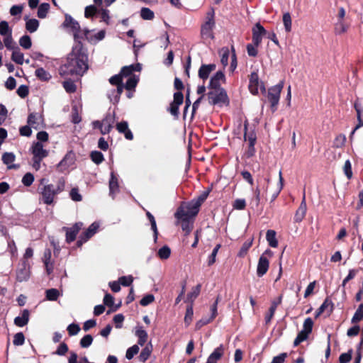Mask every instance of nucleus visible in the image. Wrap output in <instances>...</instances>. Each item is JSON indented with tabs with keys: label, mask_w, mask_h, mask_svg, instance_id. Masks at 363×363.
<instances>
[{
	"label": "nucleus",
	"mask_w": 363,
	"mask_h": 363,
	"mask_svg": "<svg viewBox=\"0 0 363 363\" xmlns=\"http://www.w3.org/2000/svg\"><path fill=\"white\" fill-rule=\"evenodd\" d=\"M284 87V83L281 82L278 84L271 87L268 91V100L271 103L272 111L276 110V107L279 103L280 94Z\"/></svg>",
	"instance_id": "obj_7"
},
{
	"label": "nucleus",
	"mask_w": 363,
	"mask_h": 363,
	"mask_svg": "<svg viewBox=\"0 0 363 363\" xmlns=\"http://www.w3.org/2000/svg\"><path fill=\"white\" fill-rule=\"evenodd\" d=\"M16 160V156L12 152H5L2 155V160L4 163L7 165L9 169H18L19 165L14 164V161Z\"/></svg>",
	"instance_id": "obj_18"
},
{
	"label": "nucleus",
	"mask_w": 363,
	"mask_h": 363,
	"mask_svg": "<svg viewBox=\"0 0 363 363\" xmlns=\"http://www.w3.org/2000/svg\"><path fill=\"white\" fill-rule=\"evenodd\" d=\"M140 16L144 20H152L154 18V12L148 8H143L140 11Z\"/></svg>",
	"instance_id": "obj_42"
},
{
	"label": "nucleus",
	"mask_w": 363,
	"mask_h": 363,
	"mask_svg": "<svg viewBox=\"0 0 363 363\" xmlns=\"http://www.w3.org/2000/svg\"><path fill=\"white\" fill-rule=\"evenodd\" d=\"M28 124L33 128L37 130L43 127L42 116L38 113H30L28 118Z\"/></svg>",
	"instance_id": "obj_16"
},
{
	"label": "nucleus",
	"mask_w": 363,
	"mask_h": 363,
	"mask_svg": "<svg viewBox=\"0 0 363 363\" xmlns=\"http://www.w3.org/2000/svg\"><path fill=\"white\" fill-rule=\"evenodd\" d=\"M91 158L96 164H100L104 160V156L101 152L99 151H94L91 153Z\"/></svg>",
	"instance_id": "obj_50"
},
{
	"label": "nucleus",
	"mask_w": 363,
	"mask_h": 363,
	"mask_svg": "<svg viewBox=\"0 0 363 363\" xmlns=\"http://www.w3.org/2000/svg\"><path fill=\"white\" fill-rule=\"evenodd\" d=\"M117 130L120 133H123L125 135V137L128 140L133 139V134L130 130L128 129V126L126 122H121L117 124Z\"/></svg>",
	"instance_id": "obj_28"
},
{
	"label": "nucleus",
	"mask_w": 363,
	"mask_h": 363,
	"mask_svg": "<svg viewBox=\"0 0 363 363\" xmlns=\"http://www.w3.org/2000/svg\"><path fill=\"white\" fill-rule=\"evenodd\" d=\"M86 53L80 43H77L69 54L67 62L61 68V74H83L88 69Z\"/></svg>",
	"instance_id": "obj_1"
},
{
	"label": "nucleus",
	"mask_w": 363,
	"mask_h": 363,
	"mask_svg": "<svg viewBox=\"0 0 363 363\" xmlns=\"http://www.w3.org/2000/svg\"><path fill=\"white\" fill-rule=\"evenodd\" d=\"M19 44L22 48L29 49L32 45L31 39L28 35H23L20 38Z\"/></svg>",
	"instance_id": "obj_46"
},
{
	"label": "nucleus",
	"mask_w": 363,
	"mask_h": 363,
	"mask_svg": "<svg viewBox=\"0 0 363 363\" xmlns=\"http://www.w3.org/2000/svg\"><path fill=\"white\" fill-rule=\"evenodd\" d=\"M346 142V137L345 135H337L334 140V146L335 147L340 148L345 145Z\"/></svg>",
	"instance_id": "obj_49"
},
{
	"label": "nucleus",
	"mask_w": 363,
	"mask_h": 363,
	"mask_svg": "<svg viewBox=\"0 0 363 363\" xmlns=\"http://www.w3.org/2000/svg\"><path fill=\"white\" fill-rule=\"evenodd\" d=\"M154 300H155L154 296L152 294H148V295H146L145 296H144L140 300V304L143 306H147L148 304L151 303L152 302H153Z\"/></svg>",
	"instance_id": "obj_64"
},
{
	"label": "nucleus",
	"mask_w": 363,
	"mask_h": 363,
	"mask_svg": "<svg viewBox=\"0 0 363 363\" xmlns=\"http://www.w3.org/2000/svg\"><path fill=\"white\" fill-rule=\"evenodd\" d=\"M214 26V13L213 12H209L207 14L206 21L201 27V36L204 40H208L213 39V30Z\"/></svg>",
	"instance_id": "obj_5"
},
{
	"label": "nucleus",
	"mask_w": 363,
	"mask_h": 363,
	"mask_svg": "<svg viewBox=\"0 0 363 363\" xmlns=\"http://www.w3.org/2000/svg\"><path fill=\"white\" fill-rule=\"evenodd\" d=\"M138 352H139V347L138 345H135L128 349L126 354H125V357L128 359H131L134 357V355H135Z\"/></svg>",
	"instance_id": "obj_51"
},
{
	"label": "nucleus",
	"mask_w": 363,
	"mask_h": 363,
	"mask_svg": "<svg viewBox=\"0 0 363 363\" xmlns=\"http://www.w3.org/2000/svg\"><path fill=\"white\" fill-rule=\"evenodd\" d=\"M99 14L102 21H104L106 23H108L110 19L108 10L101 9L99 11Z\"/></svg>",
	"instance_id": "obj_61"
},
{
	"label": "nucleus",
	"mask_w": 363,
	"mask_h": 363,
	"mask_svg": "<svg viewBox=\"0 0 363 363\" xmlns=\"http://www.w3.org/2000/svg\"><path fill=\"white\" fill-rule=\"evenodd\" d=\"M67 330L70 335H75L79 332L80 328L78 325L72 323L67 327Z\"/></svg>",
	"instance_id": "obj_63"
},
{
	"label": "nucleus",
	"mask_w": 363,
	"mask_h": 363,
	"mask_svg": "<svg viewBox=\"0 0 363 363\" xmlns=\"http://www.w3.org/2000/svg\"><path fill=\"white\" fill-rule=\"evenodd\" d=\"M220 62L223 67H226L228 64V58L230 57V51L228 48H223L220 51Z\"/></svg>",
	"instance_id": "obj_39"
},
{
	"label": "nucleus",
	"mask_w": 363,
	"mask_h": 363,
	"mask_svg": "<svg viewBox=\"0 0 363 363\" xmlns=\"http://www.w3.org/2000/svg\"><path fill=\"white\" fill-rule=\"evenodd\" d=\"M152 345L147 344L142 350V352L140 354V359L143 362L146 361L149 358V357L152 352Z\"/></svg>",
	"instance_id": "obj_38"
},
{
	"label": "nucleus",
	"mask_w": 363,
	"mask_h": 363,
	"mask_svg": "<svg viewBox=\"0 0 363 363\" xmlns=\"http://www.w3.org/2000/svg\"><path fill=\"white\" fill-rule=\"evenodd\" d=\"M97 12V9L94 6L90 5L85 8L84 16L86 18H90L94 16Z\"/></svg>",
	"instance_id": "obj_54"
},
{
	"label": "nucleus",
	"mask_w": 363,
	"mask_h": 363,
	"mask_svg": "<svg viewBox=\"0 0 363 363\" xmlns=\"http://www.w3.org/2000/svg\"><path fill=\"white\" fill-rule=\"evenodd\" d=\"M92 341H93V338H92L91 335H86L84 337H82V339L81 340L80 345L82 347H88L89 346H90L91 345Z\"/></svg>",
	"instance_id": "obj_60"
},
{
	"label": "nucleus",
	"mask_w": 363,
	"mask_h": 363,
	"mask_svg": "<svg viewBox=\"0 0 363 363\" xmlns=\"http://www.w3.org/2000/svg\"><path fill=\"white\" fill-rule=\"evenodd\" d=\"M349 25L344 22V21H337L335 26V33L337 35H343L347 32Z\"/></svg>",
	"instance_id": "obj_27"
},
{
	"label": "nucleus",
	"mask_w": 363,
	"mask_h": 363,
	"mask_svg": "<svg viewBox=\"0 0 363 363\" xmlns=\"http://www.w3.org/2000/svg\"><path fill=\"white\" fill-rule=\"evenodd\" d=\"M196 91H197L198 94L201 95V96L193 104V111H195L196 109L198 108L202 99L204 96V93L206 91V86L203 85L198 86Z\"/></svg>",
	"instance_id": "obj_37"
},
{
	"label": "nucleus",
	"mask_w": 363,
	"mask_h": 363,
	"mask_svg": "<svg viewBox=\"0 0 363 363\" xmlns=\"http://www.w3.org/2000/svg\"><path fill=\"white\" fill-rule=\"evenodd\" d=\"M83 224L82 223H77L72 228H65L66 230V239L67 241L70 242L73 241L79 230L82 228Z\"/></svg>",
	"instance_id": "obj_17"
},
{
	"label": "nucleus",
	"mask_w": 363,
	"mask_h": 363,
	"mask_svg": "<svg viewBox=\"0 0 363 363\" xmlns=\"http://www.w3.org/2000/svg\"><path fill=\"white\" fill-rule=\"evenodd\" d=\"M259 89L264 90V85L259 82L257 73L252 72L250 77L249 90L252 94L256 95L259 93Z\"/></svg>",
	"instance_id": "obj_10"
},
{
	"label": "nucleus",
	"mask_w": 363,
	"mask_h": 363,
	"mask_svg": "<svg viewBox=\"0 0 363 363\" xmlns=\"http://www.w3.org/2000/svg\"><path fill=\"white\" fill-rule=\"evenodd\" d=\"M225 80V77L223 72L219 71L217 72L211 78L209 82L208 88L210 90L221 89L220 84L222 82H224Z\"/></svg>",
	"instance_id": "obj_14"
},
{
	"label": "nucleus",
	"mask_w": 363,
	"mask_h": 363,
	"mask_svg": "<svg viewBox=\"0 0 363 363\" xmlns=\"http://www.w3.org/2000/svg\"><path fill=\"white\" fill-rule=\"evenodd\" d=\"M216 69V65H202L199 70V76L201 79L205 80L208 77L209 74Z\"/></svg>",
	"instance_id": "obj_21"
},
{
	"label": "nucleus",
	"mask_w": 363,
	"mask_h": 363,
	"mask_svg": "<svg viewBox=\"0 0 363 363\" xmlns=\"http://www.w3.org/2000/svg\"><path fill=\"white\" fill-rule=\"evenodd\" d=\"M84 35L86 37V39L91 42H97L99 40H101L105 37V31L104 30H100L95 35L94 38H92L89 35L90 31L88 30H84Z\"/></svg>",
	"instance_id": "obj_30"
},
{
	"label": "nucleus",
	"mask_w": 363,
	"mask_h": 363,
	"mask_svg": "<svg viewBox=\"0 0 363 363\" xmlns=\"http://www.w3.org/2000/svg\"><path fill=\"white\" fill-rule=\"evenodd\" d=\"M343 171L348 179H351L352 177V166L350 160L345 161L343 166Z\"/></svg>",
	"instance_id": "obj_55"
},
{
	"label": "nucleus",
	"mask_w": 363,
	"mask_h": 363,
	"mask_svg": "<svg viewBox=\"0 0 363 363\" xmlns=\"http://www.w3.org/2000/svg\"><path fill=\"white\" fill-rule=\"evenodd\" d=\"M184 101L183 94L178 91L174 94V100L170 104L169 111L172 115L177 116L179 113V106L182 104Z\"/></svg>",
	"instance_id": "obj_13"
},
{
	"label": "nucleus",
	"mask_w": 363,
	"mask_h": 363,
	"mask_svg": "<svg viewBox=\"0 0 363 363\" xmlns=\"http://www.w3.org/2000/svg\"><path fill=\"white\" fill-rule=\"evenodd\" d=\"M220 245L218 244L216 246V247L213 249L211 256L209 257L208 259V264L209 266L212 265L213 264L215 263L216 262V255H217V253H218V250L220 249Z\"/></svg>",
	"instance_id": "obj_59"
},
{
	"label": "nucleus",
	"mask_w": 363,
	"mask_h": 363,
	"mask_svg": "<svg viewBox=\"0 0 363 363\" xmlns=\"http://www.w3.org/2000/svg\"><path fill=\"white\" fill-rule=\"evenodd\" d=\"M354 108L357 111V118L358 123L356 125L354 130L352 132L350 137H352L353 135V134L357 129H359V128L363 126V113L361 110L360 106L356 103V104H354Z\"/></svg>",
	"instance_id": "obj_26"
},
{
	"label": "nucleus",
	"mask_w": 363,
	"mask_h": 363,
	"mask_svg": "<svg viewBox=\"0 0 363 363\" xmlns=\"http://www.w3.org/2000/svg\"><path fill=\"white\" fill-rule=\"evenodd\" d=\"M272 255L273 252L270 250H266L259 257L257 266V274L259 277H262L267 272L269 266L268 258Z\"/></svg>",
	"instance_id": "obj_6"
},
{
	"label": "nucleus",
	"mask_w": 363,
	"mask_h": 363,
	"mask_svg": "<svg viewBox=\"0 0 363 363\" xmlns=\"http://www.w3.org/2000/svg\"><path fill=\"white\" fill-rule=\"evenodd\" d=\"M113 123V118L111 116H108L101 122L99 121L93 122V126L95 128H99L102 134H106L110 132Z\"/></svg>",
	"instance_id": "obj_9"
},
{
	"label": "nucleus",
	"mask_w": 363,
	"mask_h": 363,
	"mask_svg": "<svg viewBox=\"0 0 363 363\" xmlns=\"http://www.w3.org/2000/svg\"><path fill=\"white\" fill-rule=\"evenodd\" d=\"M135 335L138 337V344L143 346L147 341V333L142 328L138 327L136 329Z\"/></svg>",
	"instance_id": "obj_32"
},
{
	"label": "nucleus",
	"mask_w": 363,
	"mask_h": 363,
	"mask_svg": "<svg viewBox=\"0 0 363 363\" xmlns=\"http://www.w3.org/2000/svg\"><path fill=\"white\" fill-rule=\"evenodd\" d=\"M199 211V203L194 201L188 204L182 205L175 213L177 219H191L196 216Z\"/></svg>",
	"instance_id": "obj_3"
},
{
	"label": "nucleus",
	"mask_w": 363,
	"mask_h": 363,
	"mask_svg": "<svg viewBox=\"0 0 363 363\" xmlns=\"http://www.w3.org/2000/svg\"><path fill=\"white\" fill-rule=\"evenodd\" d=\"M60 296V292L56 289H50L46 291V298L49 301H56Z\"/></svg>",
	"instance_id": "obj_43"
},
{
	"label": "nucleus",
	"mask_w": 363,
	"mask_h": 363,
	"mask_svg": "<svg viewBox=\"0 0 363 363\" xmlns=\"http://www.w3.org/2000/svg\"><path fill=\"white\" fill-rule=\"evenodd\" d=\"M56 194L57 192L52 185H45L41 191L44 203L46 204L52 203Z\"/></svg>",
	"instance_id": "obj_12"
},
{
	"label": "nucleus",
	"mask_w": 363,
	"mask_h": 363,
	"mask_svg": "<svg viewBox=\"0 0 363 363\" xmlns=\"http://www.w3.org/2000/svg\"><path fill=\"white\" fill-rule=\"evenodd\" d=\"M65 27L69 28L74 33L75 38L80 36V26L77 21H76L71 16L66 15L65 21L64 22Z\"/></svg>",
	"instance_id": "obj_15"
},
{
	"label": "nucleus",
	"mask_w": 363,
	"mask_h": 363,
	"mask_svg": "<svg viewBox=\"0 0 363 363\" xmlns=\"http://www.w3.org/2000/svg\"><path fill=\"white\" fill-rule=\"evenodd\" d=\"M276 232L274 230H268L266 233V240L269 245L276 248L278 247V240L276 237Z\"/></svg>",
	"instance_id": "obj_24"
},
{
	"label": "nucleus",
	"mask_w": 363,
	"mask_h": 363,
	"mask_svg": "<svg viewBox=\"0 0 363 363\" xmlns=\"http://www.w3.org/2000/svg\"><path fill=\"white\" fill-rule=\"evenodd\" d=\"M25 341L24 335L22 333H16L13 337V344L15 345L19 346L23 345Z\"/></svg>",
	"instance_id": "obj_56"
},
{
	"label": "nucleus",
	"mask_w": 363,
	"mask_h": 363,
	"mask_svg": "<svg viewBox=\"0 0 363 363\" xmlns=\"http://www.w3.org/2000/svg\"><path fill=\"white\" fill-rule=\"evenodd\" d=\"M282 21L286 32L289 33L291 30L292 21L291 14L289 12H286L283 14Z\"/></svg>",
	"instance_id": "obj_36"
},
{
	"label": "nucleus",
	"mask_w": 363,
	"mask_h": 363,
	"mask_svg": "<svg viewBox=\"0 0 363 363\" xmlns=\"http://www.w3.org/2000/svg\"><path fill=\"white\" fill-rule=\"evenodd\" d=\"M141 70V65L140 64H135V65H131L130 66L124 67L121 72V75L123 77H128L132 76V73L134 71H140Z\"/></svg>",
	"instance_id": "obj_23"
},
{
	"label": "nucleus",
	"mask_w": 363,
	"mask_h": 363,
	"mask_svg": "<svg viewBox=\"0 0 363 363\" xmlns=\"http://www.w3.org/2000/svg\"><path fill=\"white\" fill-rule=\"evenodd\" d=\"M30 276V273L28 269L24 268L23 269L19 270L17 273V279L19 281H26Z\"/></svg>",
	"instance_id": "obj_47"
},
{
	"label": "nucleus",
	"mask_w": 363,
	"mask_h": 363,
	"mask_svg": "<svg viewBox=\"0 0 363 363\" xmlns=\"http://www.w3.org/2000/svg\"><path fill=\"white\" fill-rule=\"evenodd\" d=\"M11 33L9 24L6 21H1L0 23V34L3 36L8 35Z\"/></svg>",
	"instance_id": "obj_48"
},
{
	"label": "nucleus",
	"mask_w": 363,
	"mask_h": 363,
	"mask_svg": "<svg viewBox=\"0 0 363 363\" xmlns=\"http://www.w3.org/2000/svg\"><path fill=\"white\" fill-rule=\"evenodd\" d=\"M245 140L249 142V154L250 156L252 155L255 151L254 145L256 141V135L253 132L247 133V123H245Z\"/></svg>",
	"instance_id": "obj_20"
},
{
	"label": "nucleus",
	"mask_w": 363,
	"mask_h": 363,
	"mask_svg": "<svg viewBox=\"0 0 363 363\" xmlns=\"http://www.w3.org/2000/svg\"><path fill=\"white\" fill-rule=\"evenodd\" d=\"M170 252H171L170 249L168 247L165 246L159 250L158 255H159L160 258H161L162 259H166L169 257Z\"/></svg>",
	"instance_id": "obj_53"
},
{
	"label": "nucleus",
	"mask_w": 363,
	"mask_h": 363,
	"mask_svg": "<svg viewBox=\"0 0 363 363\" xmlns=\"http://www.w3.org/2000/svg\"><path fill=\"white\" fill-rule=\"evenodd\" d=\"M267 31L259 23H257L252 28V41L255 46H259L262 38L266 35Z\"/></svg>",
	"instance_id": "obj_11"
},
{
	"label": "nucleus",
	"mask_w": 363,
	"mask_h": 363,
	"mask_svg": "<svg viewBox=\"0 0 363 363\" xmlns=\"http://www.w3.org/2000/svg\"><path fill=\"white\" fill-rule=\"evenodd\" d=\"M224 348L223 345H220L218 347L215 349V350L211 354V357H213V359H215L216 361H218L223 354Z\"/></svg>",
	"instance_id": "obj_52"
},
{
	"label": "nucleus",
	"mask_w": 363,
	"mask_h": 363,
	"mask_svg": "<svg viewBox=\"0 0 363 363\" xmlns=\"http://www.w3.org/2000/svg\"><path fill=\"white\" fill-rule=\"evenodd\" d=\"M99 228V223H92L87 230L85 232L84 235L81 238V240L78 241V245H81L82 242H86L88 239L92 237L97 231Z\"/></svg>",
	"instance_id": "obj_19"
},
{
	"label": "nucleus",
	"mask_w": 363,
	"mask_h": 363,
	"mask_svg": "<svg viewBox=\"0 0 363 363\" xmlns=\"http://www.w3.org/2000/svg\"><path fill=\"white\" fill-rule=\"evenodd\" d=\"M35 73V76L42 81H48L51 78L50 72L42 67L38 68Z\"/></svg>",
	"instance_id": "obj_33"
},
{
	"label": "nucleus",
	"mask_w": 363,
	"mask_h": 363,
	"mask_svg": "<svg viewBox=\"0 0 363 363\" xmlns=\"http://www.w3.org/2000/svg\"><path fill=\"white\" fill-rule=\"evenodd\" d=\"M208 100L210 104H227L228 99L223 89L210 90L208 93Z\"/></svg>",
	"instance_id": "obj_4"
},
{
	"label": "nucleus",
	"mask_w": 363,
	"mask_h": 363,
	"mask_svg": "<svg viewBox=\"0 0 363 363\" xmlns=\"http://www.w3.org/2000/svg\"><path fill=\"white\" fill-rule=\"evenodd\" d=\"M363 318V304H360L356 312L354 313L352 318V323H357V322H359V320H361Z\"/></svg>",
	"instance_id": "obj_44"
},
{
	"label": "nucleus",
	"mask_w": 363,
	"mask_h": 363,
	"mask_svg": "<svg viewBox=\"0 0 363 363\" xmlns=\"http://www.w3.org/2000/svg\"><path fill=\"white\" fill-rule=\"evenodd\" d=\"M284 186V179L282 177L281 172L280 171L279 173V182L277 184L275 189L272 191V200L275 199L280 191H281Z\"/></svg>",
	"instance_id": "obj_31"
},
{
	"label": "nucleus",
	"mask_w": 363,
	"mask_h": 363,
	"mask_svg": "<svg viewBox=\"0 0 363 363\" xmlns=\"http://www.w3.org/2000/svg\"><path fill=\"white\" fill-rule=\"evenodd\" d=\"M181 223L182 228L186 234H189L193 228V222L190 219H177Z\"/></svg>",
	"instance_id": "obj_34"
},
{
	"label": "nucleus",
	"mask_w": 363,
	"mask_h": 363,
	"mask_svg": "<svg viewBox=\"0 0 363 363\" xmlns=\"http://www.w3.org/2000/svg\"><path fill=\"white\" fill-rule=\"evenodd\" d=\"M252 242L253 238L245 241L238 252V256L240 257H244L247 255L248 250L251 247Z\"/></svg>",
	"instance_id": "obj_35"
},
{
	"label": "nucleus",
	"mask_w": 363,
	"mask_h": 363,
	"mask_svg": "<svg viewBox=\"0 0 363 363\" xmlns=\"http://www.w3.org/2000/svg\"><path fill=\"white\" fill-rule=\"evenodd\" d=\"M306 203L305 202V200L303 199L298 208L296 215H295V219L297 222L301 221L303 218L306 216Z\"/></svg>",
	"instance_id": "obj_29"
},
{
	"label": "nucleus",
	"mask_w": 363,
	"mask_h": 363,
	"mask_svg": "<svg viewBox=\"0 0 363 363\" xmlns=\"http://www.w3.org/2000/svg\"><path fill=\"white\" fill-rule=\"evenodd\" d=\"M26 28L30 33H34L39 27V21L35 18H25Z\"/></svg>",
	"instance_id": "obj_25"
},
{
	"label": "nucleus",
	"mask_w": 363,
	"mask_h": 363,
	"mask_svg": "<svg viewBox=\"0 0 363 363\" xmlns=\"http://www.w3.org/2000/svg\"><path fill=\"white\" fill-rule=\"evenodd\" d=\"M193 315H194V311H193V308L191 306H189L186 308V314H185V317H184V322L185 323L189 325L192 319H193Z\"/></svg>",
	"instance_id": "obj_57"
},
{
	"label": "nucleus",
	"mask_w": 363,
	"mask_h": 363,
	"mask_svg": "<svg viewBox=\"0 0 363 363\" xmlns=\"http://www.w3.org/2000/svg\"><path fill=\"white\" fill-rule=\"evenodd\" d=\"M138 82V77L135 75L130 76L128 81L126 82L125 84V89L128 90H130L132 89H134L135 86L137 85Z\"/></svg>",
	"instance_id": "obj_45"
},
{
	"label": "nucleus",
	"mask_w": 363,
	"mask_h": 363,
	"mask_svg": "<svg viewBox=\"0 0 363 363\" xmlns=\"http://www.w3.org/2000/svg\"><path fill=\"white\" fill-rule=\"evenodd\" d=\"M245 200L242 199H236L233 204V208L236 210H242L245 208Z\"/></svg>",
	"instance_id": "obj_62"
},
{
	"label": "nucleus",
	"mask_w": 363,
	"mask_h": 363,
	"mask_svg": "<svg viewBox=\"0 0 363 363\" xmlns=\"http://www.w3.org/2000/svg\"><path fill=\"white\" fill-rule=\"evenodd\" d=\"M11 59L18 65H23L24 62L23 54L18 50H16L13 52Z\"/></svg>",
	"instance_id": "obj_41"
},
{
	"label": "nucleus",
	"mask_w": 363,
	"mask_h": 363,
	"mask_svg": "<svg viewBox=\"0 0 363 363\" xmlns=\"http://www.w3.org/2000/svg\"><path fill=\"white\" fill-rule=\"evenodd\" d=\"M50 9V4L48 3L41 4L38 10V16L40 18H44L46 17L47 13Z\"/></svg>",
	"instance_id": "obj_40"
},
{
	"label": "nucleus",
	"mask_w": 363,
	"mask_h": 363,
	"mask_svg": "<svg viewBox=\"0 0 363 363\" xmlns=\"http://www.w3.org/2000/svg\"><path fill=\"white\" fill-rule=\"evenodd\" d=\"M313 325V322L311 318H308L304 320L303 330L298 334L294 340V345L295 346H297L308 337L312 330Z\"/></svg>",
	"instance_id": "obj_8"
},
{
	"label": "nucleus",
	"mask_w": 363,
	"mask_h": 363,
	"mask_svg": "<svg viewBox=\"0 0 363 363\" xmlns=\"http://www.w3.org/2000/svg\"><path fill=\"white\" fill-rule=\"evenodd\" d=\"M33 181L34 177L31 173H26L22 179L23 184L26 186H30Z\"/></svg>",
	"instance_id": "obj_58"
},
{
	"label": "nucleus",
	"mask_w": 363,
	"mask_h": 363,
	"mask_svg": "<svg viewBox=\"0 0 363 363\" xmlns=\"http://www.w3.org/2000/svg\"><path fill=\"white\" fill-rule=\"evenodd\" d=\"M33 154V167L36 171L40 168L41 161L48 155V151L44 148V145L40 142H35L31 147Z\"/></svg>",
	"instance_id": "obj_2"
},
{
	"label": "nucleus",
	"mask_w": 363,
	"mask_h": 363,
	"mask_svg": "<svg viewBox=\"0 0 363 363\" xmlns=\"http://www.w3.org/2000/svg\"><path fill=\"white\" fill-rule=\"evenodd\" d=\"M29 316H30V313H29L28 310L24 309L22 311V314L21 316H18V317L15 318V319H14L15 325L18 327L25 326L28 323Z\"/></svg>",
	"instance_id": "obj_22"
}]
</instances>
